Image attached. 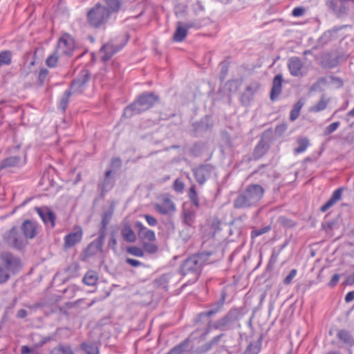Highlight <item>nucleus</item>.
I'll use <instances>...</instances> for the list:
<instances>
[{"label":"nucleus","mask_w":354,"mask_h":354,"mask_svg":"<svg viewBox=\"0 0 354 354\" xmlns=\"http://www.w3.org/2000/svg\"><path fill=\"white\" fill-rule=\"evenodd\" d=\"M222 257L223 251L210 250L197 253L183 261L180 266V273L182 275L191 274L196 279L200 274L201 268L204 264L212 263Z\"/></svg>","instance_id":"f257e3e1"},{"label":"nucleus","mask_w":354,"mask_h":354,"mask_svg":"<svg viewBox=\"0 0 354 354\" xmlns=\"http://www.w3.org/2000/svg\"><path fill=\"white\" fill-rule=\"evenodd\" d=\"M264 194V189L258 184H250L233 201L235 209H246L257 206Z\"/></svg>","instance_id":"f03ea898"},{"label":"nucleus","mask_w":354,"mask_h":354,"mask_svg":"<svg viewBox=\"0 0 354 354\" xmlns=\"http://www.w3.org/2000/svg\"><path fill=\"white\" fill-rule=\"evenodd\" d=\"M159 100V96L154 93L144 92L139 95L131 104L124 109L123 116L131 118L133 115L146 111L152 108Z\"/></svg>","instance_id":"7ed1b4c3"},{"label":"nucleus","mask_w":354,"mask_h":354,"mask_svg":"<svg viewBox=\"0 0 354 354\" xmlns=\"http://www.w3.org/2000/svg\"><path fill=\"white\" fill-rule=\"evenodd\" d=\"M243 313L240 308H234L223 317L218 319L213 325V328L222 331H227L234 328H240V319L242 318Z\"/></svg>","instance_id":"20e7f679"},{"label":"nucleus","mask_w":354,"mask_h":354,"mask_svg":"<svg viewBox=\"0 0 354 354\" xmlns=\"http://www.w3.org/2000/svg\"><path fill=\"white\" fill-rule=\"evenodd\" d=\"M111 16V15L106 10V7L100 3H96L88 11L86 15L88 24L95 28L104 26L108 23Z\"/></svg>","instance_id":"39448f33"},{"label":"nucleus","mask_w":354,"mask_h":354,"mask_svg":"<svg viewBox=\"0 0 354 354\" xmlns=\"http://www.w3.org/2000/svg\"><path fill=\"white\" fill-rule=\"evenodd\" d=\"M0 261L3 268L10 274L18 273L22 264L21 259L10 252H3L0 254Z\"/></svg>","instance_id":"423d86ee"},{"label":"nucleus","mask_w":354,"mask_h":354,"mask_svg":"<svg viewBox=\"0 0 354 354\" xmlns=\"http://www.w3.org/2000/svg\"><path fill=\"white\" fill-rule=\"evenodd\" d=\"M3 240L9 246L17 250H21L27 243V241L21 234L19 227L17 226L12 227L3 234Z\"/></svg>","instance_id":"0eeeda50"},{"label":"nucleus","mask_w":354,"mask_h":354,"mask_svg":"<svg viewBox=\"0 0 354 354\" xmlns=\"http://www.w3.org/2000/svg\"><path fill=\"white\" fill-rule=\"evenodd\" d=\"M91 78V73L87 69L80 71L77 77L71 83L70 90L73 93H82L86 84Z\"/></svg>","instance_id":"6e6552de"},{"label":"nucleus","mask_w":354,"mask_h":354,"mask_svg":"<svg viewBox=\"0 0 354 354\" xmlns=\"http://www.w3.org/2000/svg\"><path fill=\"white\" fill-rule=\"evenodd\" d=\"M348 1L350 0H326V5L337 17H342L348 13Z\"/></svg>","instance_id":"1a4fd4ad"},{"label":"nucleus","mask_w":354,"mask_h":354,"mask_svg":"<svg viewBox=\"0 0 354 354\" xmlns=\"http://www.w3.org/2000/svg\"><path fill=\"white\" fill-rule=\"evenodd\" d=\"M214 170V167L212 165L205 164L193 169V172L197 183L203 185L207 179L211 176Z\"/></svg>","instance_id":"9d476101"},{"label":"nucleus","mask_w":354,"mask_h":354,"mask_svg":"<svg viewBox=\"0 0 354 354\" xmlns=\"http://www.w3.org/2000/svg\"><path fill=\"white\" fill-rule=\"evenodd\" d=\"M82 236L83 231L82 227L80 226L75 227L73 232L64 236L63 248L67 250L74 247L82 241Z\"/></svg>","instance_id":"9b49d317"},{"label":"nucleus","mask_w":354,"mask_h":354,"mask_svg":"<svg viewBox=\"0 0 354 354\" xmlns=\"http://www.w3.org/2000/svg\"><path fill=\"white\" fill-rule=\"evenodd\" d=\"M288 68L291 75L304 77L306 72L304 71V64L298 57H292L288 61Z\"/></svg>","instance_id":"f8f14e48"},{"label":"nucleus","mask_w":354,"mask_h":354,"mask_svg":"<svg viewBox=\"0 0 354 354\" xmlns=\"http://www.w3.org/2000/svg\"><path fill=\"white\" fill-rule=\"evenodd\" d=\"M196 27V24L194 22L183 23L178 21L177 23V28L174 35V40L176 42H182L187 35L189 28Z\"/></svg>","instance_id":"ddd939ff"},{"label":"nucleus","mask_w":354,"mask_h":354,"mask_svg":"<svg viewBox=\"0 0 354 354\" xmlns=\"http://www.w3.org/2000/svg\"><path fill=\"white\" fill-rule=\"evenodd\" d=\"M104 239L105 236L98 234V237L93 241L85 249V257L88 258L95 255L98 252H102Z\"/></svg>","instance_id":"4468645a"},{"label":"nucleus","mask_w":354,"mask_h":354,"mask_svg":"<svg viewBox=\"0 0 354 354\" xmlns=\"http://www.w3.org/2000/svg\"><path fill=\"white\" fill-rule=\"evenodd\" d=\"M225 299V293H222L221 297L216 302L214 303L211 309L207 312H203L199 313L196 318V322H201L203 318L205 317H209L212 315H214L215 314L218 313L221 311L222 309L224 302Z\"/></svg>","instance_id":"2eb2a0df"},{"label":"nucleus","mask_w":354,"mask_h":354,"mask_svg":"<svg viewBox=\"0 0 354 354\" xmlns=\"http://www.w3.org/2000/svg\"><path fill=\"white\" fill-rule=\"evenodd\" d=\"M112 173L113 171L111 169L106 171L104 179L97 185L98 190L100 191L102 196H104L114 186L115 179L112 176Z\"/></svg>","instance_id":"dca6fc26"},{"label":"nucleus","mask_w":354,"mask_h":354,"mask_svg":"<svg viewBox=\"0 0 354 354\" xmlns=\"http://www.w3.org/2000/svg\"><path fill=\"white\" fill-rule=\"evenodd\" d=\"M339 64V56L335 53H324L320 55V65L325 68H332Z\"/></svg>","instance_id":"f3484780"},{"label":"nucleus","mask_w":354,"mask_h":354,"mask_svg":"<svg viewBox=\"0 0 354 354\" xmlns=\"http://www.w3.org/2000/svg\"><path fill=\"white\" fill-rule=\"evenodd\" d=\"M155 209L161 214L166 215L170 212H176V206L174 203L171 200L168 196L162 197V203L156 204Z\"/></svg>","instance_id":"a211bd4d"},{"label":"nucleus","mask_w":354,"mask_h":354,"mask_svg":"<svg viewBox=\"0 0 354 354\" xmlns=\"http://www.w3.org/2000/svg\"><path fill=\"white\" fill-rule=\"evenodd\" d=\"M122 46H102L98 51L100 59L103 62L109 60L113 55L122 49Z\"/></svg>","instance_id":"6ab92c4d"},{"label":"nucleus","mask_w":354,"mask_h":354,"mask_svg":"<svg viewBox=\"0 0 354 354\" xmlns=\"http://www.w3.org/2000/svg\"><path fill=\"white\" fill-rule=\"evenodd\" d=\"M35 209L38 213L39 216L45 224L48 222L50 223L52 227L55 226V221L56 219L55 214L47 207H35Z\"/></svg>","instance_id":"aec40b11"},{"label":"nucleus","mask_w":354,"mask_h":354,"mask_svg":"<svg viewBox=\"0 0 354 354\" xmlns=\"http://www.w3.org/2000/svg\"><path fill=\"white\" fill-rule=\"evenodd\" d=\"M19 229L26 241L28 239H33L36 236V223L32 221H24Z\"/></svg>","instance_id":"412c9836"},{"label":"nucleus","mask_w":354,"mask_h":354,"mask_svg":"<svg viewBox=\"0 0 354 354\" xmlns=\"http://www.w3.org/2000/svg\"><path fill=\"white\" fill-rule=\"evenodd\" d=\"M135 227L138 229V234L141 239L147 240L149 241L156 240L155 232L151 230L147 229L141 222L137 221L135 223Z\"/></svg>","instance_id":"4be33fe9"},{"label":"nucleus","mask_w":354,"mask_h":354,"mask_svg":"<svg viewBox=\"0 0 354 354\" xmlns=\"http://www.w3.org/2000/svg\"><path fill=\"white\" fill-rule=\"evenodd\" d=\"M282 75L278 74L274 76L272 81V86L270 94V98L272 101L276 100L278 98L279 95L281 94L282 89Z\"/></svg>","instance_id":"5701e85b"},{"label":"nucleus","mask_w":354,"mask_h":354,"mask_svg":"<svg viewBox=\"0 0 354 354\" xmlns=\"http://www.w3.org/2000/svg\"><path fill=\"white\" fill-rule=\"evenodd\" d=\"M344 189L342 187L335 189L333 192L330 198L321 207L320 211L322 212H326L329 208L333 207L337 201H339L342 198Z\"/></svg>","instance_id":"b1692460"},{"label":"nucleus","mask_w":354,"mask_h":354,"mask_svg":"<svg viewBox=\"0 0 354 354\" xmlns=\"http://www.w3.org/2000/svg\"><path fill=\"white\" fill-rule=\"evenodd\" d=\"M224 334L221 333L218 335L214 337L210 341L198 346L196 349L197 354H205L212 349L214 346H216L221 341Z\"/></svg>","instance_id":"393cba45"},{"label":"nucleus","mask_w":354,"mask_h":354,"mask_svg":"<svg viewBox=\"0 0 354 354\" xmlns=\"http://www.w3.org/2000/svg\"><path fill=\"white\" fill-rule=\"evenodd\" d=\"M269 149V145L266 141L263 139H261V140L258 142V144L255 146L253 151V158L254 160H258L263 157Z\"/></svg>","instance_id":"a878e982"},{"label":"nucleus","mask_w":354,"mask_h":354,"mask_svg":"<svg viewBox=\"0 0 354 354\" xmlns=\"http://www.w3.org/2000/svg\"><path fill=\"white\" fill-rule=\"evenodd\" d=\"M104 6L106 7V10L112 15L118 13L122 6V0H102Z\"/></svg>","instance_id":"bb28decb"},{"label":"nucleus","mask_w":354,"mask_h":354,"mask_svg":"<svg viewBox=\"0 0 354 354\" xmlns=\"http://www.w3.org/2000/svg\"><path fill=\"white\" fill-rule=\"evenodd\" d=\"M337 337L339 341L348 346L354 345V338L351 333L345 329L339 330L337 332Z\"/></svg>","instance_id":"cd10ccee"},{"label":"nucleus","mask_w":354,"mask_h":354,"mask_svg":"<svg viewBox=\"0 0 354 354\" xmlns=\"http://www.w3.org/2000/svg\"><path fill=\"white\" fill-rule=\"evenodd\" d=\"M189 343L190 339L187 337L172 348L167 354H183L188 350Z\"/></svg>","instance_id":"c85d7f7f"},{"label":"nucleus","mask_w":354,"mask_h":354,"mask_svg":"<svg viewBox=\"0 0 354 354\" xmlns=\"http://www.w3.org/2000/svg\"><path fill=\"white\" fill-rule=\"evenodd\" d=\"M121 235L129 243H134L136 241V235L129 225H126L122 227Z\"/></svg>","instance_id":"c756f323"},{"label":"nucleus","mask_w":354,"mask_h":354,"mask_svg":"<svg viewBox=\"0 0 354 354\" xmlns=\"http://www.w3.org/2000/svg\"><path fill=\"white\" fill-rule=\"evenodd\" d=\"M113 215V212L111 211H106L104 212L102 215V218L100 224V227L99 229L98 234L105 236H106V229Z\"/></svg>","instance_id":"7c9ffc66"},{"label":"nucleus","mask_w":354,"mask_h":354,"mask_svg":"<svg viewBox=\"0 0 354 354\" xmlns=\"http://www.w3.org/2000/svg\"><path fill=\"white\" fill-rule=\"evenodd\" d=\"M196 218V213L191 209H183L182 212L183 222L187 226H192Z\"/></svg>","instance_id":"2f4dec72"},{"label":"nucleus","mask_w":354,"mask_h":354,"mask_svg":"<svg viewBox=\"0 0 354 354\" xmlns=\"http://www.w3.org/2000/svg\"><path fill=\"white\" fill-rule=\"evenodd\" d=\"M21 158L17 156H10L4 159L0 164V170L6 167H12L19 165Z\"/></svg>","instance_id":"473e14b6"},{"label":"nucleus","mask_w":354,"mask_h":354,"mask_svg":"<svg viewBox=\"0 0 354 354\" xmlns=\"http://www.w3.org/2000/svg\"><path fill=\"white\" fill-rule=\"evenodd\" d=\"M171 277V275L170 274H162L160 277L154 280V286L167 290Z\"/></svg>","instance_id":"72a5a7b5"},{"label":"nucleus","mask_w":354,"mask_h":354,"mask_svg":"<svg viewBox=\"0 0 354 354\" xmlns=\"http://www.w3.org/2000/svg\"><path fill=\"white\" fill-rule=\"evenodd\" d=\"M98 280L97 274L93 270H88L84 275L82 281L87 286H94Z\"/></svg>","instance_id":"f704fd0d"},{"label":"nucleus","mask_w":354,"mask_h":354,"mask_svg":"<svg viewBox=\"0 0 354 354\" xmlns=\"http://www.w3.org/2000/svg\"><path fill=\"white\" fill-rule=\"evenodd\" d=\"M205 147V144L203 142H196L189 149V153L192 156L198 157L203 153Z\"/></svg>","instance_id":"c9c22d12"},{"label":"nucleus","mask_w":354,"mask_h":354,"mask_svg":"<svg viewBox=\"0 0 354 354\" xmlns=\"http://www.w3.org/2000/svg\"><path fill=\"white\" fill-rule=\"evenodd\" d=\"M80 348L86 354H99V350L97 345L93 342H83Z\"/></svg>","instance_id":"e433bc0d"},{"label":"nucleus","mask_w":354,"mask_h":354,"mask_svg":"<svg viewBox=\"0 0 354 354\" xmlns=\"http://www.w3.org/2000/svg\"><path fill=\"white\" fill-rule=\"evenodd\" d=\"M328 102V100L325 99L324 96H322L320 100L317 104L312 106L309 110L310 112L314 113L324 111L326 109Z\"/></svg>","instance_id":"4c0bfd02"},{"label":"nucleus","mask_w":354,"mask_h":354,"mask_svg":"<svg viewBox=\"0 0 354 354\" xmlns=\"http://www.w3.org/2000/svg\"><path fill=\"white\" fill-rule=\"evenodd\" d=\"M50 354H74L73 350L71 346L68 345L59 344L58 346L54 347L51 351Z\"/></svg>","instance_id":"58836bf2"},{"label":"nucleus","mask_w":354,"mask_h":354,"mask_svg":"<svg viewBox=\"0 0 354 354\" xmlns=\"http://www.w3.org/2000/svg\"><path fill=\"white\" fill-rule=\"evenodd\" d=\"M304 102L299 100L293 106L290 113V120L295 121L299 115L301 108L303 107Z\"/></svg>","instance_id":"ea45409f"},{"label":"nucleus","mask_w":354,"mask_h":354,"mask_svg":"<svg viewBox=\"0 0 354 354\" xmlns=\"http://www.w3.org/2000/svg\"><path fill=\"white\" fill-rule=\"evenodd\" d=\"M261 338H260L255 344L250 343L247 346L245 353L258 354L261 351Z\"/></svg>","instance_id":"a19ab883"},{"label":"nucleus","mask_w":354,"mask_h":354,"mask_svg":"<svg viewBox=\"0 0 354 354\" xmlns=\"http://www.w3.org/2000/svg\"><path fill=\"white\" fill-rule=\"evenodd\" d=\"M298 147L295 148L296 153H301L305 151L309 145V140L307 138H299L297 139Z\"/></svg>","instance_id":"79ce46f5"},{"label":"nucleus","mask_w":354,"mask_h":354,"mask_svg":"<svg viewBox=\"0 0 354 354\" xmlns=\"http://www.w3.org/2000/svg\"><path fill=\"white\" fill-rule=\"evenodd\" d=\"M72 92L73 91L69 89L64 93L59 104V107L62 111H65L69 101V98L72 95Z\"/></svg>","instance_id":"37998d69"},{"label":"nucleus","mask_w":354,"mask_h":354,"mask_svg":"<svg viewBox=\"0 0 354 354\" xmlns=\"http://www.w3.org/2000/svg\"><path fill=\"white\" fill-rule=\"evenodd\" d=\"M277 222L281 226L285 228H292L297 225V223H295L294 221L283 216H279L278 218Z\"/></svg>","instance_id":"c03bdc74"},{"label":"nucleus","mask_w":354,"mask_h":354,"mask_svg":"<svg viewBox=\"0 0 354 354\" xmlns=\"http://www.w3.org/2000/svg\"><path fill=\"white\" fill-rule=\"evenodd\" d=\"M188 196L191 203L196 207H199V198L194 185H192L188 192Z\"/></svg>","instance_id":"a18cd8bd"},{"label":"nucleus","mask_w":354,"mask_h":354,"mask_svg":"<svg viewBox=\"0 0 354 354\" xmlns=\"http://www.w3.org/2000/svg\"><path fill=\"white\" fill-rule=\"evenodd\" d=\"M195 15H199L205 11V4L202 0H196L192 6Z\"/></svg>","instance_id":"49530a36"},{"label":"nucleus","mask_w":354,"mask_h":354,"mask_svg":"<svg viewBox=\"0 0 354 354\" xmlns=\"http://www.w3.org/2000/svg\"><path fill=\"white\" fill-rule=\"evenodd\" d=\"M12 53L9 50H4L0 53V66L9 65L11 63Z\"/></svg>","instance_id":"de8ad7c7"},{"label":"nucleus","mask_w":354,"mask_h":354,"mask_svg":"<svg viewBox=\"0 0 354 354\" xmlns=\"http://www.w3.org/2000/svg\"><path fill=\"white\" fill-rule=\"evenodd\" d=\"M74 38L68 33L63 34L58 39L57 44H75Z\"/></svg>","instance_id":"09e8293b"},{"label":"nucleus","mask_w":354,"mask_h":354,"mask_svg":"<svg viewBox=\"0 0 354 354\" xmlns=\"http://www.w3.org/2000/svg\"><path fill=\"white\" fill-rule=\"evenodd\" d=\"M253 95L245 91L240 97V102L243 106H248L253 100Z\"/></svg>","instance_id":"8fccbe9b"},{"label":"nucleus","mask_w":354,"mask_h":354,"mask_svg":"<svg viewBox=\"0 0 354 354\" xmlns=\"http://www.w3.org/2000/svg\"><path fill=\"white\" fill-rule=\"evenodd\" d=\"M261 87V84L258 82L254 81L250 82L245 88V91L254 96Z\"/></svg>","instance_id":"3c124183"},{"label":"nucleus","mask_w":354,"mask_h":354,"mask_svg":"<svg viewBox=\"0 0 354 354\" xmlns=\"http://www.w3.org/2000/svg\"><path fill=\"white\" fill-rule=\"evenodd\" d=\"M127 252L135 257H142L144 256L143 250L137 246H129L127 248Z\"/></svg>","instance_id":"603ef678"},{"label":"nucleus","mask_w":354,"mask_h":354,"mask_svg":"<svg viewBox=\"0 0 354 354\" xmlns=\"http://www.w3.org/2000/svg\"><path fill=\"white\" fill-rule=\"evenodd\" d=\"M339 125H340L339 122H335L331 123L330 124H329L324 129V130L323 131V135L324 136H326L331 134L332 133H333L334 131H335L337 129V128L339 127Z\"/></svg>","instance_id":"864d4df0"},{"label":"nucleus","mask_w":354,"mask_h":354,"mask_svg":"<svg viewBox=\"0 0 354 354\" xmlns=\"http://www.w3.org/2000/svg\"><path fill=\"white\" fill-rule=\"evenodd\" d=\"M271 230L270 226L268 225L260 229L254 230L251 232L252 239H254L257 236L262 235L265 233L268 232Z\"/></svg>","instance_id":"5fc2aeb1"},{"label":"nucleus","mask_w":354,"mask_h":354,"mask_svg":"<svg viewBox=\"0 0 354 354\" xmlns=\"http://www.w3.org/2000/svg\"><path fill=\"white\" fill-rule=\"evenodd\" d=\"M108 247L113 250L114 252L117 250V239L115 232H113L110 234V237L108 241Z\"/></svg>","instance_id":"6e6d98bb"},{"label":"nucleus","mask_w":354,"mask_h":354,"mask_svg":"<svg viewBox=\"0 0 354 354\" xmlns=\"http://www.w3.org/2000/svg\"><path fill=\"white\" fill-rule=\"evenodd\" d=\"M48 70L46 68H42L40 69L37 78L39 85H42L44 83L45 80L48 75Z\"/></svg>","instance_id":"4d7b16f0"},{"label":"nucleus","mask_w":354,"mask_h":354,"mask_svg":"<svg viewBox=\"0 0 354 354\" xmlns=\"http://www.w3.org/2000/svg\"><path fill=\"white\" fill-rule=\"evenodd\" d=\"M142 246L144 250L149 254H154L158 251V246L153 243H144Z\"/></svg>","instance_id":"13d9d810"},{"label":"nucleus","mask_w":354,"mask_h":354,"mask_svg":"<svg viewBox=\"0 0 354 354\" xmlns=\"http://www.w3.org/2000/svg\"><path fill=\"white\" fill-rule=\"evenodd\" d=\"M10 274L0 266V284L6 283L10 279Z\"/></svg>","instance_id":"bf43d9fd"},{"label":"nucleus","mask_w":354,"mask_h":354,"mask_svg":"<svg viewBox=\"0 0 354 354\" xmlns=\"http://www.w3.org/2000/svg\"><path fill=\"white\" fill-rule=\"evenodd\" d=\"M333 33L330 31H327L320 37V41L322 44H326L327 43L333 42L332 39Z\"/></svg>","instance_id":"052dcab7"},{"label":"nucleus","mask_w":354,"mask_h":354,"mask_svg":"<svg viewBox=\"0 0 354 354\" xmlns=\"http://www.w3.org/2000/svg\"><path fill=\"white\" fill-rule=\"evenodd\" d=\"M220 66H221V72H220L219 78H220L221 81L223 82L225 79L226 75L227 74L228 65L227 63L222 62V63H221Z\"/></svg>","instance_id":"680f3d73"},{"label":"nucleus","mask_w":354,"mask_h":354,"mask_svg":"<svg viewBox=\"0 0 354 354\" xmlns=\"http://www.w3.org/2000/svg\"><path fill=\"white\" fill-rule=\"evenodd\" d=\"M57 59L58 57L55 54H52L47 57L46 64L48 67H55L57 62Z\"/></svg>","instance_id":"e2e57ef3"},{"label":"nucleus","mask_w":354,"mask_h":354,"mask_svg":"<svg viewBox=\"0 0 354 354\" xmlns=\"http://www.w3.org/2000/svg\"><path fill=\"white\" fill-rule=\"evenodd\" d=\"M21 354H41L35 348H30L26 345L21 346Z\"/></svg>","instance_id":"0e129e2a"},{"label":"nucleus","mask_w":354,"mask_h":354,"mask_svg":"<svg viewBox=\"0 0 354 354\" xmlns=\"http://www.w3.org/2000/svg\"><path fill=\"white\" fill-rule=\"evenodd\" d=\"M297 272V271L296 269L291 270L289 274L283 279V283L286 285L290 284L292 282L293 278L296 276Z\"/></svg>","instance_id":"69168bd1"},{"label":"nucleus","mask_w":354,"mask_h":354,"mask_svg":"<svg viewBox=\"0 0 354 354\" xmlns=\"http://www.w3.org/2000/svg\"><path fill=\"white\" fill-rule=\"evenodd\" d=\"M306 9L304 7L299 6L295 8L292 11V15L295 17H299L304 15Z\"/></svg>","instance_id":"338daca9"},{"label":"nucleus","mask_w":354,"mask_h":354,"mask_svg":"<svg viewBox=\"0 0 354 354\" xmlns=\"http://www.w3.org/2000/svg\"><path fill=\"white\" fill-rule=\"evenodd\" d=\"M337 223V221L334 219L331 221H328V222L322 223V228L324 230H325L326 231H327L328 230H332L336 227Z\"/></svg>","instance_id":"774afa93"}]
</instances>
